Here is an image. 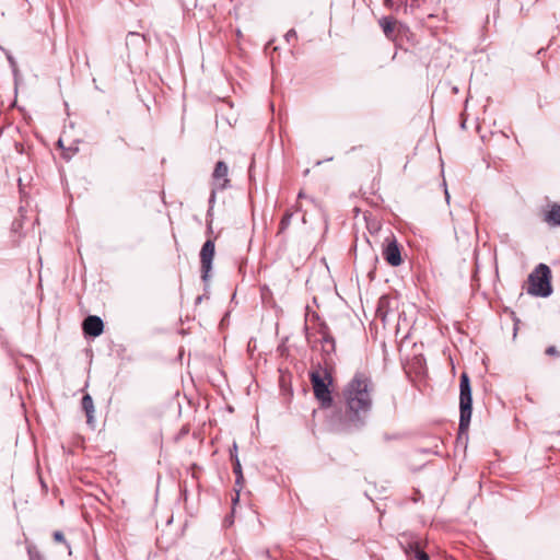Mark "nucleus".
<instances>
[{"label": "nucleus", "instance_id": "nucleus-21", "mask_svg": "<svg viewBox=\"0 0 560 560\" xmlns=\"http://www.w3.org/2000/svg\"><path fill=\"white\" fill-rule=\"evenodd\" d=\"M546 354L548 355H559V351L555 346H550L546 349Z\"/></svg>", "mask_w": 560, "mask_h": 560}, {"label": "nucleus", "instance_id": "nucleus-9", "mask_svg": "<svg viewBox=\"0 0 560 560\" xmlns=\"http://www.w3.org/2000/svg\"><path fill=\"white\" fill-rule=\"evenodd\" d=\"M383 257L393 267H397L402 262L400 248L394 237L388 241L383 249Z\"/></svg>", "mask_w": 560, "mask_h": 560}, {"label": "nucleus", "instance_id": "nucleus-19", "mask_svg": "<svg viewBox=\"0 0 560 560\" xmlns=\"http://www.w3.org/2000/svg\"><path fill=\"white\" fill-rule=\"evenodd\" d=\"M284 38L288 43H290L291 40L295 39L296 38V32L295 30L291 28L287 32V34L284 35Z\"/></svg>", "mask_w": 560, "mask_h": 560}, {"label": "nucleus", "instance_id": "nucleus-17", "mask_svg": "<svg viewBox=\"0 0 560 560\" xmlns=\"http://www.w3.org/2000/svg\"><path fill=\"white\" fill-rule=\"evenodd\" d=\"M292 212H287L283 218L281 219V222H280V229H279V232H283L285 231L290 223H291V219H292Z\"/></svg>", "mask_w": 560, "mask_h": 560}, {"label": "nucleus", "instance_id": "nucleus-7", "mask_svg": "<svg viewBox=\"0 0 560 560\" xmlns=\"http://www.w3.org/2000/svg\"><path fill=\"white\" fill-rule=\"evenodd\" d=\"M319 334L322 335V368H326V362H335L334 354L336 351V345L334 337L329 334L326 325L320 327Z\"/></svg>", "mask_w": 560, "mask_h": 560}, {"label": "nucleus", "instance_id": "nucleus-14", "mask_svg": "<svg viewBox=\"0 0 560 560\" xmlns=\"http://www.w3.org/2000/svg\"><path fill=\"white\" fill-rule=\"evenodd\" d=\"M380 25L386 35V37H392L394 32L395 22L389 18H383L380 20Z\"/></svg>", "mask_w": 560, "mask_h": 560}, {"label": "nucleus", "instance_id": "nucleus-20", "mask_svg": "<svg viewBox=\"0 0 560 560\" xmlns=\"http://www.w3.org/2000/svg\"><path fill=\"white\" fill-rule=\"evenodd\" d=\"M217 190H219L218 188H214V186H212V190H211V195H210V198H209V203H210V209H209V212L211 211L212 207H213V203L215 201V194H217Z\"/></svg>", "mask_w": 560, "mask_h": 560}, {"label": "nucleus", "instance_id": "nucleus-11", "mask_svg": "<svg viewBox=\"0 0 560 560\" xmlns=\"http://www.w3.org/2000/svg\"><path fill=\"white\" fill-rule=\"evenodd\" d=\"M82 408L86 415V422L89 425H94V402L89 394L82 397Z\"/></svg>", "mask_w": 560, "mask_h": 560}, {"label": "nucleus", "instance_id": "nucleus-4", "mask_svg": "<svg viewBox=\"0 0 560 560\" xmlns=\"http://www.w3.org/2000/svg\"><path fill=\"white\" fill-rule=\"evenodd\" d=\"M472 411V395L470 380L467 373H462L459 378V433L468 430Z\"/></svg>", "mask_w": 560, "mask_h": 560}, {"label": "nucleus", "instance_id": "nucleus-23", "mask_svg": "<svg viewBox=\"0 0 560 560\" xmlns=\"http://www.w3.org/2000/svg\"><path fill=\"white\" fill-rule=\"evenodd\" d=\"M238 499H240V494H238V491L236 492L235 494V498L233 499V503H237L238 502Z\"/></svg>", "mask_w": 560, "mask_h": 560}, {"label": "nucleus", "instance_id": "nucleus-5", "mask_svg": "<svg viewBox=\"0 0 560 560\" xmlns=\"http://www.w3.org/2000/svg\"><path fill=\"white\" fill-rule=\"evenodd\" d=\"M398 544L408 560H430L429 555L421 547L420 538L415 534H401L398 538Z\"/></svg>", "mask_w": 560, "mask_h": 560}, {"label": "nucleus", "instance_id": "nucleus-25", "mask_svg": "<svg viewBox=\"0 0 560 560\" xmlns=\"http://www.w3.org/2000/svg\"><path fill=\"white\" fill-rule=\"evenodd\" d=\"M298 198H299V199L305 198L304 192H303V191H300V192H299V195H298Z\"/></svg>", "mask_w": 560, "mask_h": 560}, {"label": "nucleus", "instance_id": "nucleus-16", "mask_svg": "<svg viewBox=\"0 0 560 560\" xmlns=\"http://www.w3.org/2000/svg\"><path fill=\"white\" fill-rule=\"evenodd\" d=\"M432 443H433L432 446L422 447V448L419 450V452L423 453V454H435V455H438L439 454V451H438L439 440L438 439H433Z\"/></svg>", "mask_w": 560, "mask_h": 560}, {"label": "nucleus", "instance_id": "nucleus-3", "mask_svg": "<svg viewBox=\"0 0 560 560\" xmlns=\"http://www.w3.org/2000/svg\"><path fill=\"white\" fill-rule=\"evenodd\" d=\"M527 293L547 298L552 293L551 270L546 264H539L528 276Z\"/></svg>", "mask_w": 560, "mask_h": 560}, {"label": "nucleus", "instance_id": "nucleus-10", "mask_svg": "<svg viewBox=\"0 0 560 560\" xmlns=\"http://www.w3.org/2000/svg\"><path fill=\"white\" fill-rule=\"evenodd\" d=\"M83 331L86 336L98 337L104 329V323L101 317L89 315L82 324Z\"/></svg>", "mask_w": 560, "mask_h": 560}, {"label": "nucleus", "instance_id": "nucleus-24", "mask_svg": "<svg viewBox=\"0 0 560 560\" xmlns=\"http://www.w3.org/2000/svg\"><path fill=\"white\" fill-rule=\"evenodd\" d=\"M445 199L447 202H450V194H448L447 189H445Z\"/></svg>", "mask_w": 560, "mask_h": 560}, {"label": "nucleus", "instance_id": "nucleus-22", "mask_svg": "<svg viewBox=\"0 0 560 560\" xmlns=\"http://www.w3.org/2000/svg\"><path fill=\"white\" fill-rule=\"evenodd\" d=\"M421 0H411V5H420Z\"/></svg>", "mask_w": 560, "mask_h": 560}, {"label": "nucleus", "instance_id": "nucleus-12", "mask_svg": "<svg viewBox=\"0 0 560 560\" xmlns=\"http://www.w3.org/2000/svg\"><path fill=\"white\" fill-rule=\"evenodd\" d=\"M544 221L550 226L560 225V205H552L550 210L545 213Z\"/></svg>", "mask_w": 560, "mask_h": 560}, {"label": "nucleus", "instance_id": "nucleus-8", "mask_svg": "<svg viewBox=\"0 0 560 560\" xmlns=\"http://www.w3.org/2000/svg\"><path fill=\"white\" fill-rule=\"evenodd\" d=\"M229 167L225 162L219 161L215 164V167L212 173V186L220 190H223L228 187L230 179L228 177Z\"/></svg>", "mask_w": 560, "mask_h": 560}, {"label": "nucleus", "instance_id": "nucleus-13", "mask_svg": "<svg viewBox=\"0 0 560 560\" xmlns=\"http://www.w3.org/2000/svg\"><path fill=\"white\" fill-rule=\"evenodd\" d=\"M236 450H237V445H236V443H234L233 451H231V459L233 462V472L236 476V485L240 486L243 482V472H242L241 462L236 454Z\"/></svg>", "mask_w": 560, "mask_h": 560}, {"label": "nucleus", "instance_id": "nucleus-1", "mask_svg": "<svg viewBox=\"0 0 560 560\" xmlns=\"http://www.w3.org/2000/svg\"><path fill=\"white\" fill-rule=\"evenodd\" d=\"M374 384L364 372H357L342 390L345 415L354 427H362L373 407Z\"/></svg>", "mask_w": 560, "mask_h": 560}, {"label": "nucleus", "instance_id": "nucleus-6", "mask_svg": "<svg viewBox=\"0 0 560 560\" xmlns=\"http://www.w3.org/2000/svg\"><path fill=\"white\" fill-rule=\"evenodd\" d=\"M214 242L212 240H207L200 250L201 279L203 282H208L210 278L212 261L214 257Z\"/></svg>", "mask_w": 560, "mask_h": 560}, {"label": "nucleus", "instance_id": "nucleus-15", "mask_svg": "<svg viewBox=\"0 0 560 560\" xmlns=\"http://www.w3.org/2000/svg\"><path fill=\"white\" fill-rule=\"evenodd\" d=\"M26 549L30 560H44L43 555L39 552L35 545L27 544Z\"/></svg>", "mask_w": 560, "mask_h": 560}, {"label": "nucleus", "instance_id": "nucleus-18", "mask_svg": "<svg viewBox=\"0 0 560 560\" xmlns=\"http://www.w3.org/2000/svg\"><path fill=\"white\" fill-rule=\"evenodd\" d=\"M52 536H54L55 541L63 542V544L67 545L68 549H70V546L67 544L65 535H63L62 532L56 530ZM69 555H71V550H69Z\"/></svg>", "mask_w": 560, "mask_h": 560}, {"label": "nucleus", "instance_id": "nucleus-2", "mask_svg": "<svg viewBox=\"0 0 560 560\" xmlns=\"http://www.w3.org/2000/svg\"><path fill=\"white\" fill-rule=\"evenodd\" d=\"M335 362L327 361L326 368L317 363L316 368L310 372L314 396L319 401L322 408H329L332 405L330 386L332 385V372Z\"/></svg>", "mask_w": 560, "mask_h": 560}]
</instances>
